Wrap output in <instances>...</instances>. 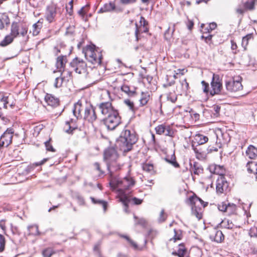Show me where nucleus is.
Segmentation results:
<instances>
[{
    "instance_id": "55",
    "label": "nucleus",
    "mask_w": 257,
    "mask_h": 257,
    "mask_svg": "<svg viewBox=\"0 0 257 257\" xmlns=\"http://www.w3.org/2000/svg\"><path fill=\"white\" fill-rule=\"evenodd\" d=\"M5 237L0 234V252L4 251L5 247Z\"/></svg>"
},
{
    "instance_id": "36",
    "label": "nucleus",
    "mask_w": 257,
    "mask_h": 257,
    "mask_svg": "<svg viewBox=\"0 0 257 257\" xmlns=\"http://www.w3.org/2000/svg\"><path fill=\"white\" fill-rule=\"evenodd\" d=\"M15 38L11 36L10 34L7 35L4 39L1 42L0 45L3 47H5L10 44L12 43L14 41Z\"/></svg>"
},
{
    "instance_id": "3",
    "label": "nucleus",
    "mask_w": 257,
    "mask_h": 257,
    "mask_svg": "<svg viewBox=\"0 0 257 257\" xmlns=\"http://www.w3.org/2000/svg\"><path fill=\"white\" fill-rule=\"evenodd\" d=\"M48 160V158H45L41 161L33 163L25 168L20 167L18 169V172L16 173L14 176L12 175L13 172H15V170L13 171L8 172L7 174V177L12 176L11 181L14 183L15 181L22 182L27 179L26 176L32 171L37 166H41L44 164Z\"/></svg>"
},
{
    "instance_id": "30",
    "label": "nucleus",
    "mask_w": 257,
    "mask_h": 257,
    "mask_svg": "<svg viewBox=\"0 0 257 257\" xmlns=\"http://www.w3.org/2000/svg\"><path fill=\"white\" fill-rule=\"evenodd\" d=\"M191 170L195 175H199L203 173V169L201 165L197 162H194L193 166H191Z\"/></svg>"
},
{
    "instance_id": "37",
    "label": "nucleus",
    "mask_w": 257,
    "mask_h": 257,
    "mask_svg": "<svg viewBox=\"0 0 257 257\" xmlns=\"http://www.w3.org/2000/svg\"><path fill=\"white\" fill-rule=\"evenodd\" d=\"M142 168L144 171L150 174H153L154 172V166L152 164L146 163L142 164Z\"/></svg>"
},
{
    "instance_id": "22",
    "label": "nucleus",
    "mask_w": 257,
    "mask_h": 257,
    "mask_svg": "<svg viewBox=\"0 0 257 257\" xmlns=\"http://www.w3.org/2000/svg\"><path fill=\"white\" fill-rule=\"evenodd\" d=\"M116 11V6L114 2H110L108 3L105 4L102 7L100 8L98 13H103L107 12H111Z\"/></svg>"
},
{
    "instance_id": "64",
    "label": "nucleus",
    "mask_w": 257,
    "mask_h": 257,
    "mask_svg": "<svg viewBox=\"0 0 257 257\" xmlns=\"http://www.w3.org/2000/svg\"><path fill=\"white\" fill-rule=\"evenodd\" d=\"M201 84L202 85V89L204 92L207 93L209 92V84L205 81H202Z\"/></svg>"
},
{
    "instance_id": "28",
    "label": "nucleus",
    "mask_w": 257,
    "mask_h": 257,
    "mask_svg": "<svg viewBox=\"0 0 257 257\" xmlns=\"http://www.w3.org/2000/svg\"><path fill=\"white\" fill-rule=\"evenodd\" d=\"M150 99V93L148 91L142 92L141 97L139 100L140 105L144 106L146 105Z\"/></svg>"
},
{
    "instance_id": "60",
    "label": "nucleus",
    "mask_w": 257,
    "mask_h": 257,
    "mask_svg": "<svg viewBox=\"0 0 257 257\" xmlns=\"http://www.w3.org/2000/svg\"><path fill=\"white\" fill-rule=\"evenodd\" d=\"M95 169L99 172V176H101L104 174V172L101 170L100 164L96 162L94 164Z\"/></svg>"
},
{
    "instance_id": "39",
    "label": "nucleus",
    "mask_w": 257,
    "mask_h": 257,
    "mask_svg": "<svg viewBox=\"0 0 257 257\" xmlns=\"http://www.w3.org/2000/svg\"><path fill=\"white\" fill-rule=\"evenodd\" d=\"M121 90L130 96H133L136 93L135 90H131L128 86L123 85L121 87Z\"/></svg>"
},
{
    "instance_id": "32",
    "label": "nucleus",
    "mask_w": 257,
    "mask_h": 257,
    "mask_svg": "<svg viewBox=\"0 0 257 257\" xmlns=\"http://www.w3.org/2000/svg\"><path fill=\"white\" fill-rule=\"evenodd\" d=\"M237 209L236 205L234 204H230L227 203L226 210V215L230 216L232 214H234L236 213Z\"/></svg>"
},
{
    "instance_id": "26",
    "label": "nucleus",
    "mask_w": 257,
    "mask_h": 257,
    "mask_svg": "<svg viewBox=\"0 0 257 257\" xmlns=\"http://www.w3.org/2000/svg\"><path fill=\"white\" fill-rule=\"evenodd\" d=\"M247 171L249 174H253L257 179V163L253 161H249L246 165Z\"/></svg>"
},
{
    "instance_id": "8",
    "label": "nucleus",
    "mask_w": 257,
    "mask_h": 257,
    "mask_svg": "<svg viewBox=\"0 0 257 257\" xmlns=\"http://www.w3.org/2000/svg\"><path fill=\"white\" fill-rule=\"evenodd\" d=\"M107 169L110 177V180L115 178L114 174L119 171L122 166V164L119 161V159H116L106 163Z\"/></svg>"
},
{
    "instance_id": "58",
    "label": "nucleus",
    "mask_w": 257,
    "mask_h": 257,
    "mask_svg": "<svg viewBox=\"0 0 257 257\" xmlns=\"http://www.w3.org/2000/svg\"><path fill=\"white\" fill-rule=\"evenodd\" d=\"M167 218V215L165 213L164 209H162L160 212L158 221L160 223L164 222Z\"/></svg>"
},
{
    "instance_id": "52",
    "label": "nucleus",
    "mask_w": 257,
    "mask_h": 257,
    "mask_svg": "<svg viewBox=\"0 0 257 257\" xmlns=\"http://www.w3.org/2000/svg\"><path fill=\"white\" fill-rule=\"evenodd\" d=\"M175 235L173 238H171L170 240L173 239L174 241L177 240H180L182 238V233L181 231L180 230L174 229Z\"/></svg>"
},
{
    "instance_id": "61",
    "label": "nucleus",
    "mask_w": 257,
    "mask_h": 257,
    "mask_svg": "<svg viewBox=\"0 0 257 257\" xmlns=\"http://www.w3.org/2000/svg\"><path fill=\"white\" fill-rule=\"evenodd\" d=\"M249 234L251 237H257V227H251L249 230Z\"/></svg>"
},
{
    "instance_id": "14",
    "label": "nucleus",
    "mask_w": 257,
    "mask_h": 257,
    "mask_svg": "<svg viewBox=\"0 0 257 257\" xmlns=\"http://www.w3.org/2000/svg\"><path fill=\"white\" fill-rule=\"evenodd\" d=\"M119 159L116 150L114 147H109L103 153V160L105 163Z\"/></svg>"
},
{
    "instance_id": "35",
    "label": "nucleus",
    "mask_w": 257,
    "mask_h": 257,
    "mask_svg": "<svg viewBox=\"0 0 257 257\" xmlns=\"http://www.w3.org/2000/svg\"><path fill=\"white\" fill-rule=\"evenodd\" d=\"M90 198L93 204H100V205H102V206L103 208L104 211V212L106 211V210L107 209V202L106 201L102 200H99V199H96L95 198H94L93 197H90Z\"/></svg>"
},
{
    "instance_id": "19",
    "label": "nucleus",
    "mask_w": 257,
    "mask_h": 257,
    "mask_svg": "<svg viewBox=\"0 0 257 257\" xmlns=\"http://www.w3.org/2000/svg\"><path fill=\"white\" fill-rule=\"evenodd\" d=\"M77 119L71 118L69 121H67L65 122L64 126L65 131L68 134H72L73 131L77 128V125L76 124Z\"/></svg>"
},
{
    "instance_id": "54",
    "label": "nucleus",
    "mask_w": 257,
    "mask_h": 257,
    "mask_svg": "<svg viewBox=\"0 0 257 257\" xmlns=\"http://www.w3.org/2000/svg\"><path fill=\"white\" fill-rule=\"evenodd\" d=\"M190 115L191 117V118L194 120V121H196L199 119L200 118V115L196 112L194 110H193L192 109H191L189 111Z\"/></svg>"
},
{
    "instance_id": "42",
    "label": "nucleus",
    "mask_w": 257,
    "mask_h": 257,
    "mask_svg": "<svg viewBox=\"0 0 257 257\" xmlns=\"http://www.w3.org/2000/svg\"><path fill=\"white\" fill-rule=\"evenodd\" d=\"M54 253H55V251L51 247L46 248L42 251V254L44 257H51Z\"/></svg>"
},
{
    "instance_id": "17",
    "label": "nucleus",
    "mask_w": 257,
    "mask_h": 257,
    "mask_svg": "<svg viewBox=\"0 0 257 257\" xmlns=\"http://www.w3.org/2000/svg\"><path fill=\"white\" fill-rule=\"evenodd\" d=\"M56 14V6L55 5L52 4L48 6L45 13L46 20L49 23L54 22Z\"/></svg>"
},
{
    "instance_id": "4",
    "label": "nucleus",
    "mask_w": 257,
    "mask_h": 257,
    "mask_svg": "<svg viewBox=\"0 0 257 257\" xmlns=\"http://www.w3.org/2000/svg\"><path fill=\"white\" fill-rule=\"evenodd\" d=\"M136 184V181L133 177L130 175H127L122 180L116 178L111 179L109 181V185L113 189H118L119 192V196L121 194H125L123 192V190L129 189Z\"/></svg>"
},
{
    "instance_id": "48",
    "label": "nucleus",
    "mask_w": 257,
    "mask_h": 257,
    "mask_svg": "<svg viewBox=\"0 0 257 257\" xmlns=\"http://www.w3.org/2000/svg\"><path fill=\"white\" fill-rule=\"evenodd\" d=\"M217 168H219L216 165H213L209 166V169L211 173L216 174L222 175V171H217Z\"/></svg>"
},
{
    "instance_id": "56",
    "label": "nucleus",
    "mask_w": 257,
    "mask_h": 257,
    "mask_svg": "<svg viewBox=\"0 0 257 257\" xmlns=\"http://www.w3.org/2000/svg\"><path fill=\"white\" fill-rule=\"evenodd\" d=\"M227 203L225 202H222L218 204V209L219 211L225 213Z\"/></svg>"
},
{
    "instance_id": "9",
    "label": "nucleus",
    "mask_w": 257,
    "mask_h": 257,
    "mask_svg": "<svg viewBox=\"0 0 257 257\" xmlns=\"http://www.w3.org/2000/svg\"><path fill=\"white\" fill-rule=\"evenodd\" d=\"M14 131L12 128H8L0 137V149L7 147L12 142Z\"/></svg>"
},
{
    "instance_id": "40",
    "label": "nucleus",
    "mask_w": 257,
    "mask_h": 257,
    "mask_svg": "<svg viewBox=\"0 0 257 257\" xmlns=\"http://www.w3.org/2000/svg\"><path fill=\"white\" fill-rule=\"evenodd\" d=\"M178 257H184L187 252V249L183 243H180L178 246L177 250Z\"/></svg>"
},
{
    "instance_id": "24",
    "label": "nucleus",
    "mask_w": 257,
    "mask_h": 257,
    "mask_svg": "<svg viewBox=\"0 0 257 257\" xmlns=\"http://www.w3.org/2000/svg\"><path fill=\"white\" fill-rule=\"evenodd\" d=\"M189 201L190 205H196L200 204L203 207L208 205V202L203 201L201 198L197 197L196 195H193L189 198Z\"/></svg>"
},
{
    "instance_id": "6",
    "label": "nucleus",
    "mask_w": 257,
    "mask_h": 257,
    "mask_svg": "<svg viewBox=\"0 0 257 257\" xmlns=\"http://www.w3.org/2000/svg\"><path fill=\"white\" fill-rule=\"evenodd\" d=\"M70 67L73 71L76 73L85 74L87 70L86 63L77 57L75 58L70 63Z\"/></svg>"
},
{
    "instance_id": "7",
    "label": "nucleus",
    "mask_w": 257,
    "mask_h": 257,
    "mask_svg": "<svg viewBox=\"0 0 257 257\" xmlns=\"http://www.w3.org/2000/svg\"><path fill=\"white\" fill-rule=\"evenodd\" d=\"M242 78L240 76L234 77L225 82L226 89L230 92H236L242 90Z\"/></svg>"
},
{
    "instance_id": "33",
    "label": "nucleus",
    "mask_w": 257,
    "mask_h": 257,
    "mask_svg": "<svg viewBox=\"0 0 257 257\" xmlns=\"http://www.w3.org/2000/svg\"><path fill=\"white\" fill-rule=\"evenodd\" d=\"M192 207V212L193 215H194L198 219H200L202 218V209L197 205H191Z\"/></svg>"
},
{
    "instance_id": "57",
    "label": "nucleus",
    "mask_w": 257,
    "mask_h": 257,
    "mask_svg": "<svg viewBox=\"0 0 257 257\" xmlns=\"http://www.w3.org/2000/svg\"><path fill=\"white\" fill-rule=\"evenodd\" d=\"M217 27V25L215 23H211L209 24V25L204 29L205 32L204 33H207V32H209L210 31H212L214 30Z\"/></svg>"
},
{
    "instance_id": "45",
    "label": "nucleus",
    "mask_w": 257,
    "mask_h": 257,
    "mask_svg": "<svg viewBox=\"0 0 257 257\" xmlns=\"http://www.w3.org/2000/svg\"><path fill=\"white\" fill-rule=\"evenodd\" d=\"M167 98L168 101L174 103L177 101V96L174 91L170 92L167 94Z\"/></svg>"
},
{
    "instance_id": "29",
    "label": "nucleus",
    "mask_w": 257,
    "mask_h": 257,
    "mask_svg": "<svg viewBox=\"0 0 257 257\" xmlns=\"http://www.w3.org/2000/svg\"><path fill=\"white\" fill-rule=\"evenodd\" d=\"M19 31L20 25L17 22H13L11 25L10 35L16 38L20 35Z\"/></svg>"
},
{
    "instance_id": "18",
    "label": "nucleus",
    "mask_w": 257,
    "mask_h": 257,
    "mask_svg": "<svg viewBox=\"0 0 257 257\" xmlns=\"http://www.w3.org/2000/svg\"><path fill=\"white\" fill-rule=\"evenodd\" d=\"M140 23H141V26L139 28L138 27V24H136L135 36L137 41H138L139 40L138 36L139 33H147L148 31V29L146 26V25L148 24V23L144 17H141Z\"/></svg>"
},
{
    "instance_id": "62",
    "label": "nucleus",
    "mask_w": 257,
    "mask_h": 257,
    "mask_svg": "<svg viewBox=\"0 0 257 257\" xmlns=\"http://www.w3.org/2000/svg\"><path fill=\"white\" fill-rule=\"evenodd\" d=\"M212 111L214 112V114L217 116L220 112V106L218 105H214L212 107Z\"/></svg>"
},
{
    "instance_id": "25",
    "label": "nucleus",
    "mask_w": 257,
    "mask_h": 257,
    "mask_svg": "<svg viewBox=\"0 0 257 257\" xmlns=\"http://www.w3.org/2000/svg\"><path fill=\"white\" fill-rule=\"evenodd\" d=\"M193 141L194 143L201 145L207 143L208 141V138L207 136L202 134H197L194 136Z\"/></svg>"
},
{
    "instance_id": "51",
    "label": "nucleus",
    "mask_w": 257,
    "mask_h": 257,
    "mask_svg": "<svg viewBox=\"0 0 257 257\" xmlns=\"http://www.w3.org/2000/svg\"><path fill=\"white\" fill-rule=\"evenodd\" d=\"M28 27L24 25H20V35L23 37L25 36L28 32Z\"/></svg>"
},
{
    "instance_id": "12",
    "label": "nucleus",
    "mask_w": 257,
    "mask_h": 257,
    "mask_svg": "<svg viewBox=\"0 0 257 257\" xmlns=\"http://www.w3.org/2000/svg\"><path fill=\"white\" fill-rule=\"evenodd\" d=\"M229 186V183L223 175H220L216 181V190L217 194H221L225 192Z\"/></svg>"
},
{
    "instance_id": "15",
    "label": "nucleus",
    "mask_w": 257,
    "mask_h": 257,
    "mask_svg": "<svg viewBox=\"0 0 257 257\" xmlns=\"http://www.w3.org/2000/svg\"><path fill=\"white\" fill-rule=\"evenodd\" d=\"M156 133L157 135H165L166 136L173 137L174 132L171 127L169 125L161 124L157 125L155 128Z\"/></svg>"
},
{
    "instance_id": "38",
    "label": "nucleus",
    "mask_w": 257,
    "mask_h": 257,
    "mask_svg": "<svg viewBox=\"0 0 257 257\" xmlns=\"http://www.w3.org/2000/svg\"><path fill=\"white\" fill-rule=\"evenodd\" d=\"M29 233L33 235H39L40 234L39 231L38 226L37 225H32L28 227Z\"/></svg>"
},
{
    "instance_id": "53",
    "label": "nucleus",
    "mask_w": 257,
    "mask_h": 257,
    "mask_svg": "<svg viewBox=\"0 0 257 257\" xmlns=\"http://www.w3.org/2000/svg\"><path fill=\"white\" fill-rule=\"evenodd\" d=\"M134 216L135 219H138V220H137L135 222L136 224L140 225L143 226L146 225L147 221L144 218H138V217L135 215H134Z\"/></svg>"
},
{
    "instance_id": "63",
    "label": "nucleus",
    "mask_w": 257,
    "mask_h": 257,
    "mask_svg": "<svg viewBox=\"0 0 257 257\" xmlns=\"http://www.w3.org/2000/svg\"><path fill=\"white\" fill-rule=\"evenodd\" d=\"M172 161L170 162V164H171L175 168H179L180 165L176 161V157L174 154L172 155Z\"/></svg>"
},
{
    "instance_id": "27",
    "label": "nucleus",
    "mask_w": 257,
    "mask_h": 257,
    "mask_svg": "<svg viewBox=\"0 0 257 257\" xmlns=\"http://www.w3.org/2000/svg\"><path fill=\"white\" fill-rule=\"evenodd\" d=\"M246 156L250 159H257V148L252 145L248 147L246 151Z\"/></svg>"
},
{
    "instance_id": "59",
    "label": "nucleus",
    "mask_w": 257,
    "mask_h": 257,
    "mask_svg": "<svg viewBox=\"0 0 257 257\" xmlns=\"http://www.w3.org/2000/svg\"><path fill=\"white\" fill-rule=\"evenodd\" d=\"M50 141H51V139H50L49 140L46 141L45 143L46 150L48 151H51V152H55V150L54 149L52 145L51 144Z\"/></svg>"
},
{
    "instance_id": "23",
    "label": "nucleus",
    "mask_w": 257,
    "mask_h": 257,
    "mask_svg": "<svg viewBox=\"0 0 257 257\" xmlns=\"http://www.w3.org/2000/svg\"><path fill=\"white\" fill-rule=\"evenodd\" d=\"M45 100L48 105L56 107L59 105V100L52 94H47L45 97Z\"/></svg>"
},
{
    "instance_id": "11",
    "label": "nucleus",
    "mask_w": 257,
    "mask_h": 257,
    "mask_svg": "<svg viewBox=\"0 0 257 257\" xmlns=\"http://www.w3.org/2000/svg\"><path fill=\"white\" fill-rule=\"evenodd\" d=\"M211 90L210 91V94L212 96L218 94L220 93L222 88L221 80L220 79L218 75H213L211 82Z\"/></svg>"
},
{
    "instance_id": "41",
    "label": "nucleus",
    "mask_w": 257,
    "mask_h": 257,
    "mask_svg": "<svg viewBox=\"0 0 257 257\" xmlns=\"http://www.w3.org/2000/svg\"><path fill=\"white\" fill-rule=\"evenodd\" d=\"M4 23L6 24H9V19L8 16L6 15H2L0 16V30H3L4 28Z\"/></svg>"
},
{
    "instance_id": "44",
    "label": "nucleus",
    "mask_w": 257,
    "mask_h": 257,
    "mask_svg": "<svg viewBox=\"0 0 257 257\" xmlns=\"http://www.w3.org/2000/svg\"><path fill=\"white\" fill-rule=\"evenodd\" d=\"M65 81L64 77L60 76L55 78L54 82V86L56 88H59L62 86L64 81Z\"/></svg>"
},
{
    "instance_id": "21",
    "label": "nucleus",
    "mask_w": 257,
    "mask_h": 257,
    "mask_svg": "<svg viewBox=\"0 0 257 257\" xmlns=\"http://www.w3.org/2000/svg\"><path fill=\"white\" fill-rule=\"evenodd\" d=\"M210 237L212 240L218 243L221 242L224 239V236L222 231L216 229H213Z\"/></svg>"
},
{
    "instance_id": "10",
    "label": "nucleus",
    "mask_w": 257,
    "mask_h": 257,
    "mask_svg": "<svg viewBox=\"0 0 257 257\" xmlns=\"http://www.w3.org/2000/svg\"><path fill=\"white\" fill-rule=\"evenodd\" d=\"M97 118L95 107L90 103L87 104L85 107L83 118L89 122L93 123L97 119Z\"/></svg>"
},
{
    "instance_id": "16",
    "label": "nucleus",
    "mask_w": 257,
    "mask_h": 257,
    "mask_svg": "<svg viewBox=\"0 0 257 257\" xmlns=\"http://www.w3.org/2000/svg\"><path fill=\"white\" fill-rule=\"evenodd\" d=\"M87 104V103L86 102H82L81 100H79L74 104L73 108V113L77 119H81L82 118L81 112L83 110H84V111H85V107H86Z\"/></svg>"
},
{
    "instance_id": "2",
    "label": "nucleus",
    "mask_w": 257,
    "mask_h": 257,
    "mask_svg": "<svg viewBox=\"0 0 257 257\" xmlns=\"http://www.w3.org/2000/svg\"><path fill=\"white\" fill-rule=\"evenodd\" d=\"M138 136L134 130L124 128L116 140V146L124 153L130 151L138 141Z\"/></svg>"
},
{
    "instance_id": "34",
    "label": "nucleus",
    "mask_w": 257,
    "mask_h": 257,
    "mask_svg": "<svg viewBox=\"0 0 257 257\" xmlns=\"http://www.w3.org/2000/svg\"><path fill=\"white\" fill-rule=\"evenodd\" d=\"M42 26V22L39 20L37 23L33 25V35L37 36L39 34Z\"/></svg>"
},
{
    "instance_id": "49",
    "label": "nucleus",
    "mask_w": 257,
    "mask_h": 257,
    "mask_svg": "<svg viewBox=\"0 0 257 257\" xmlns=\"http://www.w3.org/2000/svg\"><path fill=\"white\" fill-rule=\"evenodd\" d=\"M121 236L124 238H125L127 242L130 243V244L135 249H138V245L132 239H131L128 236L122 235Z\"/></svg>"
},
{
    "instance_id": "13",
    "label": "nucleus",
    "mask_w": 257,
    "mask_h": 257,
    "mask_svg": "<svg viewBox=\"0 0 257 257\" xmlns=\"http://www.w3.org/2000/svg\"><path fill=\"white\" fill-rule=\"evenodd\" d=\"M119 200L124 206V211L125 212H128V204L132 201L135 205H140L142 202L143 200L139 199L136 197H133L132 199L130 198L126 194H121L119 196Z\"/></svg>"
},
{
    "instance_id": "50",
    "label": "nucleus",
    "mask_w": 257,
    "mask_h": 257,
    "mask_svg": "<svg viewBox=\"0 0 257 257\" xmlns=\"http://www.w3.org/2000/svg\"><path fill=\"white\" fill-rule=\"evenodd\" d=\"M220 148V146L219 145L215 144V146L209 145L207 149V151L208 153H211L213 152H217Z\"/></svg>"
},
{
    "instance_id": "47",
    "label": "nucleus",
    "mask_w": 257,
    "mask_h": 257,
    "mask_svg": "<svg viewBox=\"0 0 257 257\" xmlns=\"http://www.w3.org/2000/svg\"><path fill=\"white\" fill-rule=\"evenodd\" d=\"M124 103L133 112L135 113L136 112V109L135 107L134 103L133 101L128 99H126L124 100Z\"/></svg>"
},
{
    "instance_id": "5",
    "label": "nucleus",
    "mask_w": 257,
    "mask_h": 257,
    "mask_svg": "<svg viewBox=\"0 0 257 257\" xmlns=\"http://www.w3.org/2000/svg\"><path fill=\"white\" fill-rule=\"evenodd\" d=\"M85 58L94 65H100L102 59L101 51L94 45H88L83 49Z\"/></svg>"
},
{
    "instance_id": "43",
    "label": "nucleus",
    "mask_w": 257,
    "mask_h": 257,
    "mask_svg": "<svg viewBox=\"0 0 257 257\" xmlns=\"http://www.w3.org/2000/svg\"><path fill=\"white\" fill-rule=\"evenodd\" d=\"M222 226L225 228L231 229L234 227V225L229 219H224L222 221Z\"/></svg>"
},
{
    "instance_id": "1",
    "label": "nucleus",
    "mask_w": 257,
    "mask_h": 257,
    "mask_svg": "<svg viewBox=\"0 0 257 257\" xmlns=\"http://www.w3.org/2000/svg\"><path fill=\"white\" fill-rule=\"evenodd\" d=\"M101 114L104 125L109 130H114L121 123V117L118 110L115 108L110 101L102 102L97 104Z\"/></svg>"
},
{
    "instance_id": "20",
    "label": "nucleus",
    "mask_w": 257,
    "mask_h": 257,
    "mask_svg": "<svg viewBox=\"0 0 257 257\" xmlns=\"http://www.w3.org/2000/svg\"><path fill=\"white\" fill-rule=\"evenodd\" d=\"M67 59L66 56L61 55L57 57L56 66L59 72H61V75L64 72Z\"/></svg>"
},
{
    "instance_id": "46",
    "label": "nucleus",
    "mask_w": 257,
    "mask_h": 257,
    "mask_svg": "<svg viewBox=\"0 0 257 257\" xmlns=\"http://www.w3.org/2000/svg\"><path fill=\"white\" fill-rule=\"evenodd\" d=\"M243 7L245 10H253L254 9V2L252 1H248L246 2Z\"/></svg>"
},
{
    "instance_id": "31",
    "label": "nucleus",
    "mask_w": 257,
    "mask_h": 257,
    "mask_svg": "<svg viewBox=\"0 0 257 257\" xmlns=\"http://www.w3.org/2000/svg\"><path fill=\"white\" fill-rule=\"evenodd\" d=\"M253 39V35L252 33H250L242 38L241 46L244 50L246 49L248 42L250 40Z\"/></svg>"
}]
</instances>
